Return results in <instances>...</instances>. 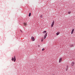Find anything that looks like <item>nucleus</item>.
<instances>
[{"mask_svg":"<svg viewBox=\"0 0 75 75\" xmlns=\"http://www.w3.org/2000/svg\"><path fill=\"white\" fill-rule=\"evenodd\" d=\"M74 45L73 44V45H70V47H74Z\"/></svg>","mask_w":75,"mask_h":75,"instance_id":"7","label":"nucleus"},{"mask_svg":"<svg viewBox=\"0 0 75 75\" xmlns=\"http://www.w3.org/2000/svg\"><path fill=\"white\" fill-rule=\"evenodd\" d=\"M71 11H70V12H68V14H70L71 13Z\"/></svg>","mask_w":75,"mask_h":75,"instance_id":"17","label":"nucleus"},{"mask_svg":"<svg viewBox=\"0 0 75 75\" xmlns=\"http://www.w3.org/2000/svg\"><path fill=\"white\" fill-rule=\"evenodd\" d=\"M47 33H46L45 34V35L44 36V39H45V40L46 38V37H47Z\"/></svg>","mask_w":75,"mask_h":75,"instance_id":"4","label":"nucleus"},{"mask_svg":"<svg viewBox=\"0 0 75 75\" xmlns=\"http://www.w3.org/2000/svg\"><path fill=\"white\" fill-rule=\"evenodd\" d=\"M40 18H42V15H41L40 16Z\"/></svg>","mask_w":75,"mask_h":75,"instance_id":"13","label":"nucleus"},{"mask_svg":"<svg viewBox=\"0 0 75 75\" xmlns=\"http://www.w3.org/2000/svg\"><path fill=\"white\" fill-rule=\"evenodd\" d=\"M59 32H58L56 33V35H59Z\"/></svg>","mask_w":75,"mask_h":75,"instance_id":"11","label":"nucleus"},{"mask_svg":"<svg viewBox=\"0 0 75 75\" xmlns=\"http://www.w3.org/2000/svg\"><path fill=\"white\" fill-rule=\"evenodd\" d=\"M46 32H47L46 31H44V32H43V33L44 34V33H46Z\"/></svg>","mask_w":75,"mask_h":75,"instance_id":"14","label":"nucleus"},{"mask_svg":"<svg viewBox=\"0 0 75 75\" xmlns=\"http://www.w3.org/2000/svg\"><path fill=\"white\" fill-rule=\"evenodd\" d=\"M31 40L32 41H35V39L34 38L33 36H32L31 37Z\"/></svg>","mask_w":75,"mask_h":75,"instance_id":"2","label":"nucleus"},{"mask_svg":"<svg viewBox=\"0 0 75 75\" xmlns=\"http://www.w3.org/2000/svg\"><path fill=\"white\" fill-rule=\"evenodd\" d=\"M74 65V62H72L71 64V65L73 66Z\"/></svg>","mask_w":75,"mask_h":75,"instance_id":"8","label":"nucleus"},{"mask_svg":"<svg viewBox=\"0 0 75 75\" xmlns=\"http://www.w3.org/2000/svg\"><path fill=\"white\" fill-rule=\"evenodd\" d=\"M16 60V56H14V57H12V61H14V62H15Z\"/></svg>","mask_w":75,"mask_h":75,"instance_id":"1","label":"nucleus"},{"mask_svg":"<svg viewBox=\"0 0 75 75\" xmlns=\"http://www.w3.org/2000/svg\"><path fill=\"white\" fill-rule=\"evenodd\" d=\"M44 50H45V49H44V48H43L42 50V51H44Z\"/></svg>","mask_w":75,"mask_h":75,"instance_id":"15","label":"nucleus"},{"mask_svg":"<svg viewBox=\"0 0 75 75\" xmlns=\"http://www.w3.org/2000/svg\"><path fill=\"white\" fill-rule=\"evenodd\" d=\"M38 47H40V45H38Z\"/></svg>","mask_w":75,"mask_h":75,"instance_id":"19","label":"nucleus"},{"mask_svg":"<svg viewBox=\"0 0 75 75\" xmlns=\"http://www.w3.org/2000/svg\"><path fill=\"white\" fill-rule=\"evenodd\" d=\"M25 26H26V25H27V23H23Z\"/></svg>","mask_w":75,"mask_h":75,"instance_id":"10","label":"nucleus"},{"mask_svg":"<svg viewBox=\"0 0 75 75\" xmlns=\"http://www.w3.org/2000/svg\"><path fill=\"white\" fill-rule=\"evenodd\" d=\"M68 66H67L66 68V71H67V70H68Z\"/></svg>","mask_w":75,"mask_h":75,"instance_id":"9","label":"nucleus"},{"mask_svg":"<svg viewBox=\"0 0 75 75\" xmlns=\"http://www.w3.org/2000/svg\"><path fill=\"white\" fill-rule=\"evenodd\" d=\"M44 38H43L42 39H41V42H42V41H43V39Z\"/></svg>","mask_w":75,"mask_h":75,"instance_id":"16","label":"nucleus"},{"mask_svg":"<svg viewBox=\"0 0 75 75\" xmlns=\"http://www.w3.org/2000/svg\"><path fill=\"white\" fill-rule=\"evenodd\" d=\"M31 13H29V17H30V16H31Z\"/></svg>","mask_w":75,"mask_h":75,"instance_id":"12","label":"nucleus"},{"mask_svg":"<svg viewBox=\"0 0 75 75\" xmlns=\"http://www.w3.org/2000/svg\"><path fill=\"white\" fill-rule=\"evenodd\" d=\"M20 31L22 33L23 31H22V30H20Z\"/></svg>","mask_w":75,"mask_h":75,"instance_id":"18","label":"nucleus"},{"mask_svg":"<svg viewBox=\"0 0 75 75\" xmlns=\"http://www.w3.org/2000/svg\"><path fill=\"white\" fill-rule=\"evenodd\" d=\"M54 21L52 23V24L51 25V27H53V26L54 25Z\"/></svg>","mask_w":75,"mask_h":75,"instance_id":"5","label":"nucleus"},{"mask_svg":"<svg viewBox=\"0 0 75 75\" xmlns=\"http://www.w3.org/2000/svg\"><path fill=\"white\" fill-rule=\"evenodd\" d=\"M74 29H73L72 30L71 32V34H73V33H74Z\"/></svg>","mask_w":75,"mask_h":75,"instance_id":"6","label":"nucleus"},{"mask_svg":"<svg viewBox=\"0 0 75 75\" xmlns=\"http://www.w3.org/2000/svg\"><path fill=\"white\" fill-rule=\"evenodd\" d=\"M61 61H62V58L61 57L59 59V62L60 63L61 62Z\"/></svg>","mask_w":75,"mask_h":75,"instance_id":"3","label":"nucleus"}]
</instances>
